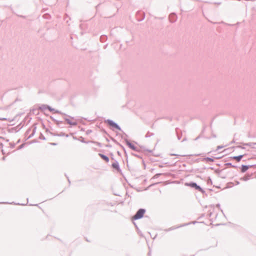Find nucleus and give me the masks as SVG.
I'll use <instances>...</instances> for the list:
<instances>
[{
	"label": "nucleus",
	"mask_w": 256,
	"mask_h": 256,
	"mask_svg": "<svg viewBox=\"0 0 256 256\" xmlns=\"http://www.w3.org/2000/svg\"><path fill=\"white\" fill-rule=\"evenodd\" d=\"M185 185L192 188H194L196 190L200 192L203 194H205L206 192L200 186L198 185L196 182H186Z\"/></svg>",
	"instance_id": "1"
},
{
	"label": "nucleus",
	"mask_w": 256,
	"mask_h": 256,
	"mask_svg": "<svg viewBox=\"0 0 256 256\" xmlns=\"http://www.w3.org/2000/svg\"><path fill=\"white\" fill-rule=\"evenodd\" d=\"M146 212V210L144 208L139 209L136 214L133 216L132 219L134 220H137L142 218Z\"/></svg>",
	"instance_id": "2"
},
{
	"label": "nucleus",
	"mask_w": 256,
	"mask_h": 256,
	"mask_svg": "<svg viewBox=\"0 0 256 256\" xmlns=\"http://www.w3.org/2000/svg\"><path fill=\"white\" fill-rule=\"evenodd\" d=\"M105 122L108 124L110 126L116 129H117L119 130H122L120 127L112 120L108 119L105 120Z\"/></svg>",
	"instance_id": "3"
},
{
	"label": "nucleus",
	"mask_w": 256,
	"mask_h": 256,
	"mask_svg": "<svg viewBox=\"0 0 256 256\" xmlns=\"http://www.w3.org/2000/svg\"><path fill=\"white\" fill-rule=\"evenodd\" d=\"M124 141L126 144V145L132 150L136 152H140V150L134 144L130 142V141L127 138L124 139Z\"/></svg>",
	"instance_id": "4"
},
{
	"label": "nucleus",
	"mask_w": 256,
	"mask_h": 256,
	"mask_svg": "<svg viewBox=\"0 0 256 256\" xmlns=\"http://www.w3.org/2000/svg\"><path fill=\"white\" fill-rule=\"evenodd\" d=\"M47 109H48L50 112H54L56 113L60 114H62V115L67 116V115L66 114L62 113V112H60V111H59L58 110H56L55 109L52 108V107H50L49 106H47ZM68 116L70 117V118L74 119V117H71V116Z\"/></svg>",
	"instance_id": "5"
},
{
	"label": "nucleus",
	"mask_w": 256,
	"mask_h": 256,
	"mask_svg": "<svg viewBox=\"0 0 256 256\" xmlns=\"http://www.w3.org/2000/svg\"><path fill=\"white\" fill-rule=\"evenodd\" d=\"M255 164L252 165H242L241 166V172L244 173L249 168L255 166Z\"/></svg>",
	"instance_id": "6"
},
{
	"label": "nucleus",
	"mask_w": 256,
	"mask_h": 256,
	"mask_svg": "<svg viewBox=\"0 0 256 256\" xmlns=\"http://www.w3.org/2000/svg\"><path fill=\"white\" fill-rule=\"evenodd\" d=\"M113 168L116 170L118 172H121V170L120 168L119 164L118 161L115 160L112 164Z\"/></svg>",
	"instance_id": "7"
},
{
	"label": "nucleus",
	"mask_w": 256,
	"mask_h": 256,
	"mask_svg": "<svg viewBox=\"0 0 256 256\" xmlns=\"http://www.w3.org/2000/svg\"><path fill=\"white\" fill-rule=\"evenodd\" d=\"M169 18L170 22H174L177 19L176 15L174 13L171 14L170 15Z\"/></svg>",
	"instance_id": "8"
},
{
	"label": "nucleus",
	"mask_w": 256,
	"mask_h": 256,
	"mask_svg": "<svg viewBox=\"0 0 256 256\" xmlns=\"http://www.w3.org/2000/svg\"><path fill=\"white\" fill-rule=\"evenodd\" d=\"M64 120L70 125L72 126H76L77 125V122H72L70 119L68 118H64Z\"/></svg>",
	"instance_id": "9"
},
{
	"label": "nucleus",
	"mask_w": 256,
	"mask_h": 256,
	"mask_svg": "<svg viewBox=\"0 0 256 256\" xmlns=\"http://www.w3.org/2000/svg\"><path fill=\"white\" fill-rule=\"evenodd\" d=\"M244 154H242V155H239L238 156H232L230 158L232 160H236L238 162H239L244 157Z\"/></svg>",
	"instance_id": "10"
},
{
	"label": "nucleus",
	"mask_w": 256,
	"mask_h": 256,
	"mask_svg": "<svg viewBox=\"0 0 256 256\" xmlns=\"http://www.w3.org/2000/svg\"><path fill=\"white\" fill-rule=\"evenodd\" d=\"M190 224L188 223V224H182L180 226H178L177 227H174V226H172V227H170V228L168 229H167V230H165V231L166 232H168V231H170V230H174L176 228H180V227H182V226H188V225Z\"/></svg>",
	"instance_id": "11"
},
{
	"label": "nucleus",
	"mask_w": 256,
	"mask_h": 256,
	"mask_svg": "<svg viewBox=\"0 0 256 256\" xmlns=\"http://www.w3.org/2000/svg\"><path fill=\"white\" fill-rule=\"evenodd\" d=\"M98 156L106 162H109V158L108 156L102 154H98Z\"/></svg>",
	"instance_id": "12"
},
{
	"label": "nucleus",
	"mask_w": 256,
	"mask_h": 256,
	"mask_svg": "<svg viewBox=\"0 0 256 256\" xmlns=\"http://www.w3.org/2000/svg\"><path fill=\"white\" fill-rule=\"evenodd\" d=\"M36 126H33L32 132V134L28 137L27 139H29V138H32L34 136V134H35L36 132Z\"/></svg>",
	"instance_id": "13"
},
{
	"label": "nucleus",
	"mask_w": 256,
	"mask_h": 256,
	"mask_svg": "<svg viewBox=\"0 0 256 256\" xmlns=\"http://www.w3.org/2000/svg\"><path fill=\"white\" fill-rule=\"evenodd\" d=\"M209 208H211L212 209V210H208V215L210 218L212 214L213 210H214V205H210L208 206Z\"/></svg>",
	"instance_id": "14"
},
{
	"label": "nucleus",
	"mask_w": 256,
	"mask_h": 256,
	"mask_svg": "<svg viewBox=\"0 0 256 256\" xmlns=\"http://www.w3.org/2000/svg\"><path fill=\"white\" fill-rule=\"evenodd\" d=\"M244 146H250L252 148H255L254 146V145H256V142H248L244 143L243 144Z\"/></svg>",
	"instance_id": "15"
},
{
	"label": "nucleus",
	"mask_w": 256,
	"mask_h": 256,
	"mask_svg": "<svg viewBox=\"0 0 256 256\" xmlns=\"http://www.w3.org/2000/svg\"><path fill=\"white\" fill-rule=\"evenodd\" d=\"M202 161H206V162H213L214 160L212 158L206 157L202 158Z\"/></svg>",
	"instance_id": "16"
},
{
	"label": "nucleus",
	"mask_w": 256,
	"mask_h": 256,
	"mask_svg": "<svg viewBox=\"0 0 256 256\" xmlns=\"http://www.w3.org/2000/svg\"><path fill=\"white\" fill-rule=\"evenodd\" d=\"M250 175H246L244 177L240 178L241 180L244 181H247L250 178Z\"/></svg>",
	"instance_id": "17"
},
{
	"label": "nucleus",
	"mask_w": 256,
	"mask_h": 256,
	"mask_svg": "<svg viewBox=\"0 0 256 256\" xmlns=\"http://www.w3.org/2000/svg\"><path fill=\"white\" fill-rule=\"evenodd\" d=\"M48 105L46 104H42L39 107V109L41 110H44L46 109H47V106Z\"/></svg>",
	"instance_id": "18"
},
{
	"label": "nucleus",
	"mask_w": 256,
	"mask_h": 256,
	"mask_svg": "<svg viewBox=\"0 0 256 256\" xmlns=\"http://www.w3.org/2000/svg\"><path fill=\"white\" fill-rule=\"evenodd\" d=\"M57 136H66V137H68V134H66L64 132H60L56 135Z\"/></svg>",
	"instance_id": "19"
},
{
	"label": "nucleus",
	"mask_w": 256,
	"mask_h": 256,
	"mask_svg": "<svg viewBox=\"0 0 256 256\" xmlns=\"http://www.w3.org/2000/svg\"><path fill=\"white\" fill-rule=\"evenodd\" d=\"M225 165L227 166H231V167L234 168H238L237 166L232 164L230 162L226 163V164H225Z\"/></svg>",
	"instance_id": "20"
},
{
	"label": "nucleus",
	"mask_w": 256,
	"mask_h": 256,
	"mask_svg": "<svg viewBox=\"0 0 256 256\" xmlns=\"http://www.w3.org/2000/svg\"><path fill=\"white\" fill-rule=\"evenodd\" d=\"M154 135V134L152 133V132H148L146 136H145V137L146 138H149V137H150L151 136H153Z\"/></svg>",
	"instance_id": "21"
},
{
	"label": "nucleus",
	"mask_w": 256,
	"mask_h": 256,
	"mask_svg": "<svg viewBox=\"0 0 256 256\" xmlns=\"http://www.w3.org/2000/svg\"><path fill=\"white\" fill-rule=\"evenodd\" d=\"M207 183L208 184H212V180L210 177L208 178V180H207Z\"/></svg>",
	"instance_id": "22"
},
{
	"label": "nucleus",
	"mask_w": 256,
	"mask_h": 256,
	"mask_svg": "<svg viewBox=\"0 0 256 256\" xmlns=\"http://www.w3.org/2000/svg\"><path fill=\"white\" fill-rule=\"evenodd\" d=\"M106 39V36H100V40L102 42H103Z\"/></svg>",
	"instance_id": "23"
},
{
	"label": "nucleus",
	"mask_w": 256,
	"mask_h": 256,
	"mask_svg": "<svg viewBox=\"0 0 256 256\" xmlns=\"http://www.w3.org/2000/svg\"><path fill=\"white\" fill-rule=\"evenodd\" d=\"M116 144H117L120 146L123 149V150L124 151L125 154H126V151L125 148L124 147V146H122V144H120L118 142H116Z\"/></svg>",
	"instance_id": "24"
},
{
	"label": "nucleus",
	"mask_w": 256,
	"mask_h": 256,
	"mask_svg": "<svg viewBox=\"0 0 256 256\" xmlns=\"http://www.w3.org/2000/svg\"><path fill=\"white\" fill-rule=\"evenodd\" d=\"M62 123V121H60V120H58L56 121V125L60 127V124Z\"/></svg>",
	"instance_id": "25"
},
{
	"label": "nucleus",
	"mask_w": 256,
	"mask_h": 256,
	"mask_svg": "<svg viewBox=\"0 0 256 256\" xmlns=\"http://www.w3.org/2000/svg\"><path fill=\"white\" fill-rule=\"evenodd\" d=\"M10 148H14L16 144L14 143L10 142Z\"/></svg>",
	"instance_id": "26"
},
{
	"label": "nucleus",
	"mask_w": 256,
	"mask_h": 256,
	"mask_svg": "<svg viewBox=\"0 0 256 256\" xmlns=\"http://www.w3.org/2000/svg\"><path fill=\"white\" fill-rule=\"evenodd\" d=\"M160 175H162V174H156L154 176V178H158L159 177V176Z\"/></svg>",
	"instance_id": "27"
},
{
	"label": "nucleus",
	"mask_w": 256,
	"mask_h": 256,
	"mask_svg": "<svg viewBox=\"0 0 256 256\" xmlns=\"http://www.w3.org/2000/svg\"><path fill=\"white\" fill-rule=\"evenodd\" d=\"M222 148H224V146H217V148H216V151L218 150H219Z\"/></svg>",
	"instance_id": "28"
},
{
	"label": "nucleus",
	"mask_w": 256,
	"mask_h": 256,
	"mask_svg": "<svg viewBox=\"0 0 256 256\" xmlns=\"http://www.w3.org/2000/svg\"><path fill=\"white\" fill-rule=\"evenodd\" d=\"M216 207H217L220 210L221 212L223 213V210H222L220 209V204H216Z\"/></svg>",
	"instance_id": "29"
},
{
	"label": "nucleus",
	"mask_w": 256,
	"mask_h": 256,
	"mask_svg": "<svg viewBox=\"0 0 256 256\" xmlns=\"http://www.w3.org/2000/svg\"><path fill=\"white\" fill-rule=\"evenodd\" d=\"M40 139H42V140H45V137L42 135V134H40Z\"/></svg>",
	"instance_id": "30"
},
{
	"label": "nucleus",
	"mask_w": 256,
	"mask_h": 256,
	"mask_svg": "<svg viewBox=\"0 0 256 256\" xmlns=\"http://www.w3.org/2000/svg\"><path fill=\"white\" fill-rule=\"evenodd\" d=\"M10 204H17V205H22V206H24L26 205V204H20V203H18V204H16V203H14V202H12V203H10Z\"/></svg>",
	"instance_id": "31"
},
{
	"label": "nucleus",
	"mask_w": 256,
	"mask_h": 256,
	"mask_svg": "<svg viewBox=\"0 0 256 256\" xmlns=\"http://www.w3.org/2000/svg\"><path fill=\"white\" fill-rule=\"evenodd\" d=\"M50 118L54 122H56V121H58V120H56V119H54L53 117L52 116H50Z\"/></svg>",
	"instance_id": "32"
},
{
	"label": "nucleus",
	"mask_w": 256,
	"mask_h": 256,
	"mask_svg": "<svg viewBox=\"0 0 256 256\" xmlns=\"http://www.w3.org/2000/svg\"><path fill=\"white\" fill-rule=\"evenodd\" d=\"M50 118L54 122H56V121H58V120H56V119H54L53 117L52 116H50Z\"/></svg>",
	"instance_id": "33"
},
{
	"label": "nucleus",
	"mask_w": 256,
	"mask_h": 256,
	"mask_svg": "<svg viewBox=\"0 0 256 256\" xmlns=\"http://www.w3.org/2000/svg\"><path fill=\"white\" fill-rule=\"evenodd\" d=\"M50 118L54 122H56V121H58V120H56V119H54L53 117L52 116H50Z\"/></svg>",
	"instance_id": "34"
},
{
	"label": "nucleus",
	"mask_w": 256,
	"mask_h": 256,
	"mask_svg": "<svg viewBox=\"0 0 256 256\" xmlns=\"http://www.w3.org/2000/svg\"><path fill=\"white\" fill-rule=\"evenodd\" d=\"M49 132L50 133V134L53 136H56V135L58 134H54V133H53V132Z\"/></svg>",
	"instance_id": "35"
},
{
	"label": "nucleus",
	"mask_w": 256,
	"mask_h": 256,
	"mask_svg": "<svg viewBox=\"0 0 256 256\" xmlns=\"http://www.w3.org/2000/svg\"><path fill=\"white\" fill-rule=\"evenodd\" d=\"M24 144H22L18 146V150H20L24 147Z\"/></svg>",
	"instance_id": "36"
},
{
	"label": "nucleus",
	"mask_w": 256,
	"mask_h": 256,
	"mask_svg": "<svg viewBox=\"0 0 256 256\" xmlns=\"http://www.w3.org/2000/svg\"><path fill=\"white\" fill-rule=\"evenodd\" d=\"M30 131H31V129H30V128H29V129H28V130H26V134H28L30 133Z\"/></svg>",
	"instance_id": "37"
},
{
	"label": "nucleus",
	"mask_w": 256,
	"mask_h": 256,
	"mask_svg": "<svg viewBox=\"0 0 256 256\" xmlns=\"http://www.w3.org/2000/svg\"><path fill=\"white\" fill-rule=\"evenodd\" d=\"M96 143L97 145H98V146H99L100 147H101V146H102V144H101V143L98 142H96Z\"/></svg>",
	"instance_id": "38"
},
{
	"label": "nucleus",
	"mask_w": 256,
	"mask_h": 256,
	"mask_svg": "<svg viewBox=\"0 0 256 256\" xmlns=\"http://www.w3.org/2000/svg\"><path fill=\"white\" fill-rule=\"evenodd\" d=\"M132 155L136 156V157H138V158H140L139 156H138V154H132Z\"/></svg>",
	"instance_id": "39"
},
{
	"label": "nucleus",
	"mask_w": 256,
	"mask_h": 256,
	"mask_svg": "<svg viewBox=\"0 0 256 256\" xmlns=\"http://www.w3.org/2000/svg\"><path fill=\"white\" fill-rule=\"evenodd\" d=\"M51 144L52 146H56V145H57V144L56 143H51Z\"/></svg>",
	"instance_id": "40"
},
{
	"label": "nucleus",
	"mask_w": 256,
	"mask_h": 256,
	"mask_svg": "<svg viewBox=\"0 0 256 256\" xmlns=\"http://www.w3.org/2000/svg\"><path fill=\"white\" fill-rule=\"evenodd\" d=\"M238 148H242V149H244V147H243V146H238Z\"/></svg>",
	"instance_id": "41"
},
{
	"label": "nucleus",
	"mask_w": 256,
	"mask_h": 256,
	"mask_svg": "<svg viewBox=\"0 0 256 256\" xmlns=\"http://www.w3.org/2000/svg\"><path fill=\"white\" fill-rule=\"evenodd\" d=\"M0 147L2 148V147L4 146V144H2V142H1V143H0Z\"/></svg>",
	"instance_id": "42"
},
{
	"label": "nucleus",
	"mask_w": 256,
	"mask_h": 256,
	"mask_svg": "<svg viewBox=\"0 0 256 256\" xmlns=\"http://www.w3.org/2000/svg\"><path fill=\"white\" fill-rule=\"evenodd\" d=\"M68 182L69 184H70V180L68 178Z\"/></svg>",
	"instance_id": "43"
},
{
	"label": "nucleus",
	"mask_w": 256,
	"mask_h": 256,
	"mask_svg": "<svg viewBox=\"0 0 256 256\" xmlns=\"http://www.w3.org/2000/svg\"><path fill=\"white\" fill-rule=\"evenodd\" d=\"M180 138H181L180 136H179L178 135V140H180Z\"/></svg>",
	"instance_id": "44"
},
{
	"label": "nucleus",
	"mask_w": 256,
	"mask_h": 256,
	"mask_svg": "<svg viewBox=\"0 0 256 256\" xmlns=\"http://www.w3.org/2000/svg\"><path fill=\"white\" fill-rule=\"evenodd\" d=\"M236 185H238V184H240V182H238V181H236Z\"/></svg>",
	"instance_id": "45"
},
{
	"label": "nucleus",
	"mask_w": 256,
	"mask_h": 256,
	"mask_svg": "<svg viewBox=\"0 0 256 256\" xmlns=\"http://www.w3.org/2000/svg\"><path fill=\"white\" fill-rule=\"evenodd\" d=\"M202 154H195L194 156H200Z\"/></svg>",
	"instance_id": "46"
},
{
	"label": "nucleus",
	"mask_w": 256,
	"mask_h": 256,
	"mask_svg": "<svg viewBox=\"0 0 256 256\" xmlns=\"http://www.w3.org/2000/svg\"><path fill=\"white\" fill-rule=\"evenodd\" d=\"M104 132L106 134H108V133L106 132L105 130H103Z\"/></svg>",
	"instance_id": "47"
},
{
	"label": "nucleus",
	"mask_w": 256,
	"mask_h": 256,
	"mask_svg": "<svg viewBox=\"0 0 256 256\" xmlns=\"http://www.w3.org/2000/svg\"><path fill=\"white\" fill-rule=\"evenodd\" d=\"M198 138H199V136H198V137H196V138H195V140H198Z\"/></svg>",
	"instance_id": "48"
},
{
	"label": "nucleus",
	"mask_w": 256,
	"mask_h": 256,
	"mask_svg": "<svg viewBox=\"0 0 256 256\" xmlns=\"http://www.w3.org/2000/svg\"><path fill=\"white\" fill-rule=\"evenodd\" d=\"M143 14H144V16L141 20H144V13Z\"/></svg>",
	"instance_id": "49"
},
{
	"label": "nucleus",
	"mask_w": 256,
	"mask_h": 256,
	"mask_svg": "<svg viewBox=\"0 0 256 256\" xmlns=\"http://www.w3.org/2000/svg\"><path fill=\"white\" fill-rule=\"evenodd\" d=\"M170 155H171V156H178V155H177V154H171Z\"/></svg>",
	"instance_id": "50"
},
{
	"label": "nucleus",
	"mask_w": 256,
	"mask_h": 256,
	"mask_svg": "<svg viewBox=\"0 0 256 256\" xmlns=\"http://www.w3.org/2000/svg\"><path fill=\"white\" fill-rule=\"evenodd\" d=\"M212 136H213L214 138H216V136L215 134H213Z\"/></svg>",
	"instance_id": "51"
},
{
	"label": "nucleus",
	"mask_w": 256,
	"mask_h": 256,
	"mask_svg": "<svg viewBox=\"0 0 256 256\" xmlns=\"http://www.w3.org/2000/svg\"><path fill=\"white\" fill-rule=\"evenodd\" d=\"M0 138L1 139H4V138L2 137V136H0Z\"/></svg>",
	"instance_id": "52"
},
{
	"label": "nucleus",
	"mask_w": 256,
	"mask_h": 256,
	"mask_svg": "<svg viewBox=\"0 0 256 256\" xmlns=\"http://www.w3.org/2000/svg\"><path fill=\"white\" fill-rule=\"evenodd\" d=\"M30 206H38V204H30Z\"/></svg>",
	"instance_id": "53"
},
{
	"label": "nucleus",
	"mask_w": 256,
	"mask_h": 256,
	"mask_svg": "<svg viewBox=\"0 0 256 256\" xmlns=\"http://www.w3.org/2000/svg\"><path fill=\"white\" fill-rule=\"evenodd\" d=\"M28 198H27V203L28 202Z\"/></svg>",
	"instance_id": "54"
},
{
	"label": "nucleus",
	"mask_w": 256,
	"mask_h": 256,
	"mask_svg": "<svg viewBox=\"0 0 256 256\" xmlns=\"http://www.w3.org/2000/svg\"><path fill=\"white\" fill-rule=\"evenodd\" d=\"M66 178H68V176H67V175H66Z\"/></svg>",
	"instance_id": "55"
},
{
	"label": "nucleus",
	"mask_w": 256,
	"mask_h": 256,
	"mask_svg": "<svg viewBox=\"0 0 256 256\" xmlns=\"http://www.w3.org/2000/svg\"><path fill=\"white\" fill-rule=\"evenodd\" d=\"M66 178H68V176H67V175H66Z\"/></svg>",
	"instance_id": "56"
},
{
	"label": "nucleus",
	"mask_w": 256,
	"mask_h": 256,
	"mask_svg": "<svg viewBox=\"0 0 256 256\" xmlns=\"http://www.w3.org/2000/svg\"><path fill=\"white\" fill-rule=\"evenodd\" d=\"M5 119H6V118H2V120H5Z\"/></svg>",
	"instance_id": "57"
}]
</instances>
